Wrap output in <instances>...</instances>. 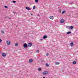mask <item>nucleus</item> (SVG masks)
Instances as JSON below:
<instances>
[{
	"label": "nucleus",
	"mask_w": 78,
	"mask_h": 78,
	"mask_svg": "<svg viewBox=\"0 0 78 78\" xmlns=\"http://www.w3.org/2000/svg\"><path fill=\"white\" fill-rule=\"evenodd\" d=\"M48 73V72L47 71H44L42 73L43 75H47Z\"/></svg>",
	"instance_id": "nucleus-1"
},
{
	"label": "nucleus",
	"mask_w": 78,
	"mask_h": 78,
	"mask_svg": "<svg viewBox=\"0 0 78 78\" xmlns=\"http://www.w3.org/2000/svg\"><path fill=\"white\" fill-rule=\"evenodd\" d=\"M6 44L7 45H10L11 44V42L9 41H6Z\"/></svg>",
	"instance_id": "nucleus-2"
},
{
	"label": "nucleus",
	"mask_w": 78,
	"mask_h": 78,
	"mask_svg": "<svg viewBox=\"0 0 78 78\" xmlns=\"http://www.w3.org/2000/svg\"><path fill=\"white\" fill-rule=\"evenodd\" d=\"M32 43H30L28 44L27 45L28 47H30L31 45H32Z\"/></svg>",
	"instance_id": "nucleus-3"
},
{
	"label": "nucleus",
	"mask_w": 78,
	"mask_h": 78,
	"mask_svg": "<svg viewBox=\"0 0 78 78\" xmlns=\"http://www.w3.org/2000/svg\"><path fill=\"white\" fill-rule=\"evenodd\" d=\"M2 55L3 57H5L6 56V54L5 53H2Z\"/></svg>",
	"instance_id": "nucleus-4"
},
{
	"label": "nucleus",
	"mask_w": 78,
	"mask_h": 78,
	"mask_svg": "<svg viewBox=\"0 0 78 78\" xmlns=\"http://www.w3.org/2000/svg\"><path fill=\"white\" fill-rule=\"evenodd\" d=\"M29 62H30V63H31V62H33V59H29Z\"/></svg>",
	"instance_id": "nucleus-5"
},
{
	"label": "nucleus",
	"mask_w": 78,
	"mask_h": 78,
	"mask_svg": "<svg viewBox=\"0 0 78 78\" xmlns=\"http://www.w3.org/2000/svg\"><path fill=\"white\" fill-rule=\"evenodd\" d=\"M26 9H27V10H28V11L30 10H31V8H29L28 7H27L26 8Z\"/></svg>",
	"instance_id": "nucleus-6"
},
{
	"label": "nucleus",
	"mask_w": 78,
	"mask_h": 78,
	"mask_svg": "<svg viewBox=\"0 0 78 78\" xmlns=\"http://www.w3.org/2000/svg\"><path fill=\"white\" fill-rule=\"evenodd\" d=\"M64 20L63 19L61 20L60 21V23H64Z\"/></svg>",
	"instance_id": "nucleus-7"
},
{
	"label": "nucleus",
	"mask_w": 78,
	"mask_h": 78,
	"mask_svg": "<svg viewBox=\"0 0 78 78\" xmlns=\"http://www.w3.org/2000/svg\"><path fill=\"white\" fill-rule=\"evenodd\" d=\"M23 47H24L25 48L27 47V44H24L23 45Z\"/></svg>",
	"instance_id": "nucleus-8"
},
{
	"label": "nucleus",
	"mask_w": 78,
	"mask_h": 78,
	"mask_svg": "<svg viewBox=\"0 0 78 78\" xmlns=\"http://www.w3.org/2000/svg\"><path fill=\"white\" fill-rule=\"evenodd\" d=\"M49 18L50 19L53 20L54 19V17H53V16H51L49 17Z\"/></svg>",
	"instance_id": "nucleus-9"
},
{
	"label": "nucleus",
	"mask_w": 78,
	"mask_h": 78,
	"mask_svg": "<svg viewBox=\"0 0 78 78\" xmlns=\"http://www.w3.org/2000/svg\"><path fill=\"white\" fill-rule=\"evenodd\" d=\"M43 39H46L47 37V36L46 35H44V36L43 37Z\"/></svg>",
	"instance_id": "nucleus-10"
},
{
	"label": "nucleus",
	"mask_w": 78,
	"mask_h": 78,
	"mask_svg": "<svg viewBox=\"0 0 78 78\" xmlns=\"http://www.w3.org/2000/svg\"><path fill=\"white\" fill-rule=\"evenodd\" d=\"M60 64V63L59 62H55V65H59Z\"/></svg>",
	"instance_id": "nucleus-11"
},
{
	"label": "nucleus",
	"mask_w": 78,
	"mask_h": 78,
	"mask_svg": "<svg viewBox=\"0 0 78 78\" xmlns=\"http://www.w3.org/2000/svg\"><path fill=\"white\" fill-rule=\"evenodd\" d=\"M2 33V34H3L5 33V31H4V30H2V31H1Z\"/></svg>",
	"instance_id": "nucleus-12"
},
{
	"label": "nucleus",
	"mask_w": 78,
	"mask_h": 78,
	"mask_svg": "<svg viewBox=\"0 0 78 78\" xmlns=\"http://www.w3.org/2000/svg\"><path fill=\"white\" fill-rule=\"evenodd\" d=\"M70 33H71V32L70 31L66 33V34H70Z\"/></svg>",
	"instance_id": "nucleus-13"
},
{
	"label": "nucleus",
	"mask_w": 78,
	"mask_h": 78,
	"mask_svg": "<svg viewBox=\"0 0 78 78\" xmlns=\"http://www.w3.org/2000/svg\"><path fill=\"white\" fill-rule=\"evenodd\" d=\"M70 45L71 46H73V42L71 43Z\"/></svg>",
	"instance_id": "nucleus-14"
},
{
	"label": "nucleus",
	"mask_w": 78,
	"mask_h": 78,
	"mask_svg": "<svg viewBox=\"0 0 78 78\" xmlns=\"http://www.w3.org/2000/svg\"><path fill=\"white\" fill-rule=\"evenodd\" d=\"M15 46H16V47H17V46H18V44L16 43L15 44Z\"/></svg>",
	"instance_id": "nucleus-15"
},
{
	"label": "nucleus",
	"mask_w": 78,
	"mask_h": 78,
	"mask_svg": "<svg viewBox=\"0 0 78 78\" xmlns=\"http://www.w3.org/2000/svg\"><path fill=\"white\" fill-rule=\"evenodd\" d=\"M38 71H39V72L41 71V68H39L38 69Z\"/></svg>",
	"instance_id": "nucleus-16"
},
{
	"label": "nucleus",
	"mask_w": 78,
	"mask_h": 78,
	"mask_svg": "<svg viewBox=\"0 0 78 78\" xmlns=\"http://www.w3.org/2000/svg\"><path fill=\"white\" fill-rule=\"evenodd\" d=\"M70 28L71 29H73V26H71L70 27Z\"/></svg>",
	"instance_id": "nucleus-17"
},
{
	"label": "nucleus",
	"mask_w": 78,
	"mask_h": 78,
	"mask_svg": "<svg viewBox=\"0 0 78 78\" xmlns=\"http://www.w3.org/2000/svg\"><path fill=\"white\" fill-rule=\"evenodd\" d=\"M76 62L75 61H73V64H76Z\"/></svg>",
	"instance_id": "nucleus-18"
},
{
	"label": "nucleus",
	"mask_w": 78,
	"mask_h": 78,
	"mask_svg": "<svg viewBox=\"0 0 78 78\" xmlns=\"http://www.w3.org/2000/svg\"><path fill=\"white\" fill-rule=\"evenodd\" d=\"M35 1L36 3H38V2H39L38 0H35Z\"/></svg>",
	"instance_id": "nucleus-19"
},
{
	"label": "nucleus",
	"mask_w": 78,
	"mask_h": 78,
	"mask_svg": "<svg viewBox=\"0 0 78 78\" xmlns=\"http://www.w3.org/2000/svg\"><path fill=\"white\" fill-rule=\"evenodd\" d=\"M65 12H65V11H62V14H64V13Z\"/></svg>",
	"instance_id": "nucleus-20"
},
{
	"label": "nucleus",
	"mask_w": 78,
	"mask_h": 78,
	"mask_svg": "<svg viewBox=\"0 0 78 78\" xmlns=\"http://www.w3.org/2000/svg\"><path fill=\"white\" fill-rule=\"evenodd\" d=\"M37 53H39V51L38 50H37Z\"/></svg>",
	"instance_id": "nucleus-21"
},
{
	"label": "nucleus",
	"mask_w": 78,
	"mask_h": 78,
	"mask_svg": "<svg viewBox=\"0 0 78 78\" xmlns=\"http://www.w3.org/2000/svg\"><path fill=\"white\" fill-rule=\"evenodd\" d=\"M46 56H48V55H49V54H48V53H47L46 54Z\"/></svg>",
	"instance_id": "nucleus-22"
},
{
	"label": "nucleus",
	"mask_w": 78,
	"mask_h": 78,
	"mask_svg": "<svg viewBox=\"0 0 78 78\" xmlns=\"http://www.w3.org/2000/svg\"><path fill=\"white\" fill-rule=\"evenodd\" d=\"M13 3H16V1H12Z\"/></svg>",
	"instance_id": "nucleus-23"
},
{
	"label": "nucleus",
	"mask_w": 78,
	"mask_h": 78,
	"mask_svg": "<svg viewBox=\"0 0 78 78\" xmlns=\"http://www.w3.org/2000/svg\"><path fill=\"white\" fill-rule=\"evenodd\" d=\"M35 9V6H34L33 7V9Z\"/></svg>",
	"instance_id": "nucleus-24"
},
{
	"label": "nucleus",
	"mask_w": 78,
	"mask_h": 78,
	"mask_svg": "<svg viewBox=\"0 0 78 78\" xmlns=\"http://www.w3.org/2000/svg\"><path fill=\"white\" fill-rule=\"evenodd\" d=\"M66 28H69L70 27H69V26H66Z\"/></svg>",
	"instance_id": "nucleus-25"
},
{
	"label": "nucleus",
	"mask_w": 78,
	"mask_h": 78,
	"mask_svg": "<svg viewBox=\"0 0 78 78\" xmlns=\"http://www.w3.org/2000/svg\"><path fill=\"white\" fill-rule=\"evenodd\" d=\"M46 66L47 67H49V65L48 64H46Z\"/></svg>",
	"instance_id": "nucleus-26"
},
{
	"label": "nucleus",
	"mask_w": 78,
	"mask_h": 78,
	"mask_svg": "<svg viewBox=\"0 0 78 78\" xmlns=\"http://www.w3.org/2000/svg\"><path fill=\"white\" fill-rule=\"evenodd\" d=\"M5 8H8V6H5Z\"/></svg>",
	"instance_id": "nucleus-27"
},
{
	"label": "nucleus",
	"mask_w": 78,
	"mask_h": 78,
	"mask_svg": "<svg viewBox=\"0 0 78 78\" xmlns=\"http://www.w3.org/2000/svg\"><path fill=\"white\" fill-rule=\"evenodd\" d=\"M2 41V40L1 39H0V42H1Z\"/></svg>",
	"instance_id": "nucleus-28"
},
{
	"label": "nucleus",
	"mask_w": 78,
	"mask_h": 78,
	"mask_svg": "<svg viewBox=\"0 0 78 78\" xmlns=\"http://www.w3.org/2000/svg\"><path fill=\"white\" fill-rule=\"evenodd\" d=\"M31 15L32 16H33V14H31Z\"/></svg>",
	"instance_id": "nucleus-29"
},
{
	"label": "nucleus",
	"mask_w": 78,
	"mask_h": 78,
	"mask_svg": "<svg viewBox=\"0 0 78 78\" xmlns=\"http://www.w3.org/2000/svg\"><path fill=\"white\" fill-rule=\"evenodd\" d=\"M43 78H45V77H43Z\"/></svg>",
	"instance_id": "nucleus-30"
},
{
	"label": "nucleus",
	"mask_w": 78,
	"mask_h": 78,
	"mask_svg": "<svg viewBox=\"0 0 78 78\" xmlns=\"http://www.w3.org/2000/svg\"><path fill=\"white\" fill-rule=\"evenodd\" d=\"M9 19H11V18H9Z\"/></svg>",
	"instance_id": "nucleus-31"
}]
</instances>
